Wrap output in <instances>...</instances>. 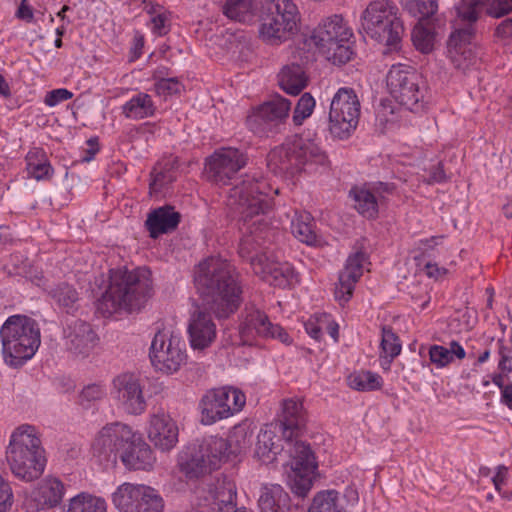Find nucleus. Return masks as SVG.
<instances>
[{
    "mask_svg": "<svg viewBox=\"0 0 512 512\" xmlns=\"http://www.w3.org/2000/svg\"><path fill=\"white\" fill-rule=\"evenodd\" d=\"M194 282L204 305L216 317L227 318L238 309L242 291L226 260L209 257L200 262Z\"/></svg>",
    "mask_w": 512,
    "mask_h": 512,
    "instance_id": "nucleus-1",
    "label": "nucleus"
},
{
    "mask_svg": "<svg viewBox=\"0 0 512 512\" xmlns=\"http://www.w3.org/2000/svg\"><path fill=\"white\" fill-rule=\"evenodd\" d=\"M153 293L150 271L146 268L135 270H110V284L99 301V309L108 315L118 310H140Z\"/></svg>",
    "mask_w": 512,
    "mask_h": 512,
    "instance_id": "nucleus-2",
    "label": "nucleus"
},
{
    "mask_svg": "<svg viewBox=\"0 0 512 512\" xmlns=\"http://www.w3.org/2000/svg\"><path fill=\"white\" fill-rule=\"evenodd\" d=\"M6 460L12 474L25 482L38 479L46 466L45 450L33 425L22 424L10 435Z\"/></svg>",
    "mask_w": 512,
    "mask_h": 512,
    "instance_id": "nucleus-3",
    "label": "nucleus"
},
{
    "mask_svg": "<svg viewBox=\"0 0 512 512\" xmlns=\"http://www.w3.org/2000/svg\"><path fill=\"white\" fill-rule=\"evenodd\" d=\"M2 356L10 367H20L30 360L41 344L40 327L26 315H12L0 328Z\"/></svg>",
    "mask_w": 512,
    "mask_h": 512,
    "instance_id": "nucleus-4",
    "label": "nucleus"
},
{
    "mask_svg": "<svg viewBox=\"0 0 512 512\" xmlns=\"http://www.w3.org/2000/svg\"><path fill=\"white\" fill-rule=\"evenodd\" d=\"M267 183L261 179L246 176L229 190L227 206L239 214L246 229L251 233L266 226L264 215L270 208L267 198Z\"/></svg>",
    "mask_w": 512,
    "mask_h": 512,
    "instance_id": "nucleus-5",
    "label": "nucleus"
},
{
    "mask_svg": "<svg viewBox=\"0 0 512 512\" xmlns=\"http://www.w3.org/2000/svg\"><path fill=\"white\" fill-rule=\"evenodd\" d=\"M268 165L281 172L315 173L325 170L329 165L328 157L321 147L313 141L297 138L276 147L268 154Z\"/></svg>",
    "mask_w": 512,
    "mask_h": 512,
    "instance_id": "nucleus-6",
    "label": "nucleus"
},
{
    "mask_svg": "<svg viewBox=\"0 0 512 512\" xmlns=\"http://www.w3.org/2000/svg\"><path fill=\"white\" fill-rule=\"evenodd\" d=\"M259 38L270 45H280L296 35L301 14L292 0H266L259 14Z\"/></svg>",
    "mask_w": 512,
    "mask_h": 512,
    "instance_id": "nucleus-7",
    "label": "nucleus"
},
{
    "mask_svg": "<svg viewBox=\"0 0 512 512\" xmlns=\"http://www.w3.org/2000/svg\"><path fill=\"white\" fill-rule=\"evenodd\" d=\"M352 37L353 31L347 21L341 15L334 14L323 18L311 31L307 41L328 61L343 65L354 55L350 45Z\"/></svg>",
    "mask_w": 512,
    "mask_h": 512,
    "instance_id": "nucleus-8",
    "label": "nucleus"
},
{
    "mask_svg": "<svg viewBox=\"0 0 512 512\" xmlns=\"http://www.w3.org/2000/svg\"><path fill=\"white\" fill-rule=\"evenodd\" d=\"M360 22L365 35L393 49L404 33L399 8L391 0L371 1L362 12Z\"/></svg>",
    "mask_w": 512,
    "mask_h": 512,
    "instance_id": "nucleus-9",
    "label": "nucleus"
},
{
    "mask_svg": "<svg viewBox=\"0 0 512 512\" xmlns=\"http://www.w3.org/2000/svg\"><path fill=\"white\" fill-rule=\"evenodd\" d=\"M149 357L157 371L167 375L176 373L187 362L186 343L173 331L158 330L152 339Z\"/></svg>",
    "mask_w": 512,
    "mask_h": 512,
    "instance_id": "nucleus-10",
    "label": "nucleus"
},
{
    "mask_svg": "<svg viewBox=\"0 0 512 512\" xmlns=\"http://www.w3.org/2000/svg\"><path fill=\"white\" fill-rule=\"evenodd\" d=\"M360 101L352 88L338 89L331 100L329 131L338 139L348 138L356 129L360 117Z\"/></svg>",
    "mask_w": 512,
    "mask_h": 512,
    "instance_id": "nucleus-11",
    "label": "nucleus"
},
{
    "mask_svg": "<svg viewBox=\"0 0 512 512\" xmlns=\"http://www.w3.org/2000/svg\"><path fill=\"white\" fill-rule=\"evenodd\" d=\"M246 397L242 391L233 387H221L207 391L202 397L199 408L201 422L211 425L226 419L242 410Z\"/></svg>",
    "mask_w": 512,
    "mask_h": 512,
    "instance_id": "nucleus-12",
    "label": "nucleus"
},
{
    "mask_svg": "<svg viewBox=\"0 0 512 512\" xmlns=\"http://www.w3.org/2000/svg\"><path fill=\"white\" fill-rule=\"evenodd\" d=\"M421 78L416 71L406 65H393L387 76V88L391 96L410 111H418L424 98L420 87Z\"/></svg>",
    "mask_w": 512,
    "mask_h": 512,
    "instance_id": "nucleus-13",
    "label": "nucleus"
},
{
    "mask_svg": "<svg viewBox=\"0 0 512 512\" xmlns=\"http://www.w3.org/2000/svg\"><path fill=\"white\" fill-rule=\"evenodd\" d=\"M112 503L119 512H162L164 501L153 487L125 482L112 493Z\"/></svg>",
    "mask_w": 512,
    "mask_h": 512,
    "instance_id": "nucleus-14",
    "label": "nucleus"
},
{
    "mask_svg": "<svg viewBox=\"0 0 512 512\" xmlns=\"http://www.w3.org/2000/svg\"><path fill=\"white\" fill-rule=\"evenodd\" d=\"M239 334L243 344L252 345L256 337L278 339L290 344L291 338L279 325L273 324L268 316L254 306H247L242 313Z\"/></svg>",
    "mask_w": 512,
    "mask_h": 512,
    "instance_id": "nucleus-15",
    "label": "nucleus"
},
{
    "mask_svg": "<svg viewBox=\"0 0 512 512\" xmlns=\"http://www.w3.org/2000/svg\"><path fill=\"white\" fill-rule=\"evenodd\" d=\"M288 453L290 455V486L294 494L305 497L313 485V475L317 469L315 457L304 442H296Z\"/></svg>",
    "mask_w": 512,
    "mask_h": 512,
    "instance_id": "nucleus-16",
    "label": "nucleus"
},
{
    "mask_svg": "<svg viewBox=\"0 0 512 512\" xmlns=\"http://www.w3.org/2000/svg\"><path fill=\"white\" fill-rule=\"evenodd\" d=\"M475 28H459L451 33L447 42V58L452 66L466 73L476 67L480 60L481 49L472 43Z\"/></svg>",
    "mask_w": 512,
    "mask_h": 512,
    "instance_id": "nucleus-17",
    "label": "nucleus"
},
{
    "mask_svg": "<svg viewBox=\"0 0 512 512\" xmlns=\"http://www.w3.org/2000/svg\"><path fill=\"white\" fill-rule=\"evenodd\" d=\"M249 260L253 272L272 286L285 288L299 281L294 267L286 261H279L272 252H261Z\"/></svg>",
    "mask_w": 512,
    "mask_h": 512,
    "instance_id": "nucleus-18",
    "label": "nucleus"
},
{
    "mask_svg": "<svg viewBox=\"0 0 512 512\" xmlns=\"http://www.w3.org/2000/svg\"><path fill=\"white\" fill-rule=\"evenodd\" d=\"M111 394L119 407L131 415L145 412L147 403L139 376L134 373H121L112 381Z\"/></svg>",
    "mask_w": 512,
    "mask_h": 512,
    "instance_id": "nucleus-19",
    "label": "nucleus"
},
{
    "mask_svg": "<svg viewBox=\"0 0 512 512\" xmlns=\"http://www.w3.org/2000/svg\"><path fill=\"white\" fill-rule=\"evenodd\" d=\"M396 186L388 182L366 183L353 187L349 195L354 201V207L363 217L375 219L379 213V207L389 195L394 194Z\"/></svg>",
    "mask_w": 512,
    "mask_h": 512,
    "instance_id": "nucleus-20",
    "label": "nucleus"
},
{
    "mask_svg": "<svg viewBox=\"0 0 512 512\" xmlns=\"http://www.w3.org/2000/svg\"><path fill=\"white\" fill-rule=\"evenodd\" d=\"M247 164V156L239 149L220 148L207 160L209 178L219 185H226Z\"/></svg>",
    "mask_w": 512,
    "mask_h": 512,
    "instance_id": "nucleus-21",
    "label": "nucleus"
},
{
    "mask_svg": "<svg viewBox=\"0 0 512 512\" xmlns=\"http://www.w3.org/2000/svg\"><path fill=\"white\" fill-rule=\"evenodd\" d=\"M306 423L307 414L302 400L298 398L283 400L281 412L274 425L275 428H278V431L282 435V439L286 442L287 451L296 442H300L297 438L304 431Z\"/></svg>",
    "mask_w": 512,
    "mask_h": 512,
    "instance_id": "nucleus-22",
    "label": "nucleus"
},
{
    "mask_svg": "<svg viewBox=\"0 0 512 512\" xmlns=\"http://www.w3.org/2000/svg\"><path fill=\"white\" fill-rule=\"evenodd\" d=\"M130 426L115 422L104 426L96 435L93 443V453L99 457L110 458L124 452L134 437Z\"/></svg>",
    "mask_w": 512,
    "mask_h": 512,
    "instance_id": "nucleus-23",
    "label": "nucleus"
},
{
    "mask_svg": "<svg viewBox=\"0 0 512 512\" xmlns=\"http://www.w3.org/2000/svg\"><path fill=\"white\" fill-rule=\"evenodd\" d=\"M65 495L63 482L53 476L42 479L25 498L23 505L26 512H39L59 506Z\"/></svg>",
    "mask_w": 512,
    "mask_h": 512,
    "instance_id": "nucleus-24",
    "label": "nucleus"
},
{
    "mask_svg": "<svg viewBox=\"0 0 512 512\" xmlns=\"http://www.w3.org/2000/svg\"><path fill=\"white\" fill-rule=\"evenodd\" d=\"M67 349L76 356L87 357L96 347L99 337L92 326L83 320L74 319L64 329Z\"/></svg>",
    "mask_w": 512,
    "mask_h": 512,
    "instance_id": "nucleus-25",
    "label": "nucleus"
},
{
    "mask_svg": "<svg viewBox=\"0 0 512 512\" xmlns=\"http://www.w3.org/2000/svg\"><path fill=\"white\" fill-rule=\"evenodd\" d=\"M291 102L282 96H276L260 105L248 117V124L254 132H262L267 126L284 121L290 112Z\"/></svg>",
    "mask_w": 512,
    "mask_h": 512,
    "instance_id": "nucleus-26",
    "label": "nucleus"
},
{
    "mask_svg": "<svg viewBox=\"0 0 512 512\" xmlns=\"http://www.w3.org/2000/svg\"><path fill=\"white\" fill-rule=\"evenodd\" d=\"M365 260L366 255L361 251H357L348 257L344 269L339 274V282L335 287V298L340 303H346L351 299L355 284L363 274Z\"/></svg>",
    "mask_w": 512,
    "mask_h": 512,
    "instance_id": "nucleus-27",
    "label": "nucleus"
},
{
    "mask_svg": "<svg viewBox=\"0 0 512 512\" xmlns=\"http://www.w3.org/2000/svg\"><path fill=\"white\" fill-rule=\"evenodd\" d=\"M148 438L155 447L168 451L178 442V428L169 415L159 412L150 418Z\"/></svg>",
    "mask_w": 512,
    "mask_h": 512,
    "instance_id": "nucleus-28",
    "label": "nucleus"
},
{
    "mask_svg": "<svg viewBox=\"0 0 512 512\" xmlns=\"http://www.w3.org/2000/svg\"><path fill=\"white\" fill-rule=\"evenodd\" d=\"M188 333L191 346L204 349L215 340L216 325L208 313L197 309L190 317Z\"/></svg>",
    "mask_w": 512,
    "mask_h": 512,
    "instance_id": "nucleus-29",
    "label": "nucleus"
},
{
    "mask_svg": "<svg viewBox=\"0 0 512 512\" xmlns=\"http://www.w3.org/2000/svg\"><path fill=\"white\" fill-rule=\"evenodd\" d=\"M120 458L131 470H150L156 461L150 446L136 433L124 452L120 454Z\"/></svg>",
    "mask_w": 512,
    "mask_h": 512,
    "instance_id": "nucleus-30",
    "label": "nucleus"
},
{
    "mask_svg": "<svg viewBox=\"0 0 512 512\" xmlns=\"http://www.w3.org/2000/svg\"><path fill=\"white\" fill-rule=\"evenodd\" d=\"M236 492L231 483L216 487L198 504V512H235Z\"/></svg>",
    "mask_w": 512,
    "mask_h": 512,
    "instance_id": "nucleus-31",
    "label": "nucleus"
},
{
    "mask_svg": "<svg viewBox=\"0 0 512 512\" xmlns=\"http://www.w3.org/2000/svg\"><path fill=\"white\" fill-rule=\"evenodd\" d=\"M180 218V214L172 206H163L148 214L145 226L150 237L157 238L161 234L175 230Z\"/></svg>",
    "mask_w": 512,
    "mask_h": 512,
    "instance_id": "nucleus-32",
    "label": "nucleus"
},
{
    "mask_svg": "<svg viewBox=\"0 0 512 512\" xmlns=\"http://www.w3.org/2000/svg\"><path fill=\"white\" fill-rule=\"evenodd\" d=\"M178 467L187 479H197L214 470L196 449V444L188 446L179 454Z\"/></svg>",
    "mask_w": 512,
    "mask_h": 512,
    "instance_id": "nucleus-33",
    "label": "nucleus"
},
{
    "mask_svg": "<svg viewBox=\"0 0 512 512\" xmlns=\"http://www.w3.org/2000/svg\"><path fill=\"white\" fill-rule=\"evenodd\" d=\"M260 512H289V494L279 484H266L258 499Z\"/></svg>",
    "mask_w": 512,
    "mask_h": 512,
    "instance_id": "nucleus-34",
    "label": "nucleus"
},
{
    "mask_svg": "<svg viewBox=\"0 0 512 512\" xmlns=\"http://www.w3.org/2000/svg\"><path fill=\"white\" fill-rule=\"evenodd\" d=\"M279 432L274 424L266 425L258 434L256 444V456L264 463H272L276 456L283 450L281 439L276 435Z\"/></svg>",
    "mask_w": 512,
    "mask_h": 512,
    "instance_id": "nucleus-35",
    "label": "nucleus"
},
{
    "mask_svg": "<svg viewBox=\"0 0 512 512\" xmlns=\"http://www.w3.org/2000/svg\"><path fill=\"white\" fill-rule=\"evenodd\" d=\"M25 162L29 178L41 181L48 180L53 176L54 169L49 162L46 152L42 148H31L25 157Z\"/></svg>",
    "mask_w": 512,
    "mask_h": 512,
    "instance_id": "nucleus-36",
    "label": "nucleus"
},
{
    "mask_svg": "<svg viewBox=\"0 0 512 512\" xmlns=\"http://www.w3.org/2000/svg\"><path fill=\"white\" fill-rule=\"evenodd\" d=\"M121 111L128 119L141 120L152 117L155 114L156 106L149 94L139 92L122 105Z\"/></svg>",
    "mask_w": 512,
    "mask_h": 512,
    "instance_id": "nucleus-37",
    "label": "nucleus"
},
{
    "mask_svg": "<svg viewBox=\"0 0 512 512\" xmlns=\"http://www.w3.org/2000/svg\"><path fill=\"white\" fill-rule=\"evenodd\" d=\"M196 449L206 459L207 463L215 470L227 457L228 443L225 439L217 436H209L196 444Z\"/></svg>",
    "mask_w": 512,
    "mask_h": 512,
    "instance_id": "nucleus-38",
    "label": "nucleus"
},
{
    "mask_svg": "<svg viewBox=\"0 0 512 512\" xmlns=\"http://www.w3.org/2000/svg\"><path fill=\"white\" fill-rule=\"evenodd\" d=\"M430 362L436 368H444L451 364L455 358L462 360L466 356V352L462 345L457 341H451L449 347L442 345H432L429 348Z\"/></svg>",
    "mask_w": 512,
    "mask_h": 512,
    "instance_id": "nucleus-39",
    "label": "nucleus"
},
{
    "mask_svg": "<svg viewBox=\"0 0 512 512\" xmlns=\"http://www.w3.org/2000/svg\"><path fill=\"white\" fill-rule=\"evenodd\" d=\"M281 89L288 94L298 95L306 86L305 73L300 65L285 66L278 75Z\"/></svg>",
    "mask_w": 512,
    "mask_h": 512,
    "instance_id": "nucleus-40",
    "label": "nucleus"
},
{
    "mask_svg": "<svg viewBox=\"0 0 512 512\" xmlns=\"http://www.w3.org/2000/svg\"><path fill=\"white\" fill-rule=\"evenodd\" d=\"M63 512H107V504L101 497L80 493L69 500Z\"/></svg>",
    "mask_w": 512,
    "mask_h": 512,
    "instance_id": "nucleus-41",
    "label": "nucleus"
},
{
    "mask_svg": "<svg viewBox=\"0 0 512 512\" xmlns=\"http://www.w3.org/2000/svg\"><path fill=\"white\" fill-rule=\"evenodd\" d=\"M309 512H344L343 498L336 490L318 492L313 499Z\"/></svg>",
    "mask_w": 512,
    "mask_h": 512,
    "instance_id": "nucleus-42",
    "label": "nucleus"
},
{
    "mask_svg": "<svg viewBox=\"0 0 512 512\" xmlns=\"http://www.w3.org/2000/svg\"><path fill=\"white\" fill-rule=\"evenodd\" d=\"M347 382L350 388L363 392L379 390L383 385L382 377L368 370L351 373L347 378Z\"/></svg>",
    "mask_w": 512,
    "mask_h": 512,
    "instance_id": "nucleus-43",
    "label": "nucleus"
},
{
    "mask_svg": "<svg viewBox=\"0 0 512 512\" xmlns=\"http://www.w3.org/2000/svg\"><path fill=\"white\" fill-rule=\"evenodd\" d=\"M486 0H460L456 5V14L459 22L465 25L464 28H474L478 21Z\"/></svg>",
    "mask_w": 512,
    "mask_h": 512,
    "instance_id": "nucleus-44",
    "label": "nucleus"
},
{
    "mask_svg": "<svg viewBox=\"0 0 512 512\" xmlns=\"http://www.w3.org/2000/svg\"><path fill=\"white\" fill-rule=\"evenodd\" d=\"M253 433L246 425H237L231 430L227 443L232 453H241L252 444Z\"/></svg>",
    "mask_w": 512,
    "mask_h": 512,
    "instance_id": "nucleus-45",
    "label": "nucleus"
},
{
    "mask_svg": "<svg viewBox=\"0 0 512 512\" xmlns=\"http://www.w3.org/2000/svg\"><path fill=\"white\" fill-rule=\"evenodd\" d=\"M291 230L293 235L302 243L315 245L318 242V237L308 216H299L293 219Z\"/></svg>",
    "mask_w": 512,
    "mask_h": 512,
    "instance_id": "nucleus-46",
    "label": "nucleus"
},
{
    "mask_svg": "<svg viewBox=\"0 0 512 512\" xmlns=\"http://www.w3.org/2000/svg\"><path fill=\"white\" fill-rule=\"evenodd\" d=\"M51 297L55 302L70 312L74 309L76 302L78 301L77 291L67 283H61L50 291Z\"/></svg>",
    "mask_w": 512,
    "mask_h": 512,
    "instance_id": "nucleus-47",
    "label": "nucleus"
},
{
    "mask_svg": "<svg viewBox=\"0 0 512 512\" xmlns=\"http://www.w3.org/2000/svg\"><path fill=\"white\" fill-rule=\"evenodd\" d=\"M173 162H167L165 164L158 163L152 172V181L150 183V189L157 192L165 185L172 183L175 178V172L173 171Z\"/></svg>",
    "mask_w": 512,
    "mask_h": 512,
    "instance_id": "nucleus-48",
    "label": "nucleus"
},
{
    "mask_svg": "<svg viewBox=\"0 0 512 512\" xmlns=\"http://www.w3.org/2000/svg\"><path fill=\"white\" fill-rule=\"evenodd\" d=\"M405 7L420 19H428L438 11V0H401Z\"/></svg>",
    "mask_w": 512,
    "mask_h": 512,
    "instance_id": "nucleus-49",
    "label": "nucleus"
},
{
    "mask_svg": "<svg viewBox=\"0 0 512 512\" xmlns=\"http://www.w3.org/2000/svg\"><path fill=\"white\" fill-rule=\"evenodd\" d=\"M412 41L415 47L422 53H429L433 49L435 35L423 24H417L412 30Z\"/></svg>",
    "mask_w": 512,
    "mask_h": 512,
    "instance_id": "nucleus-50",
    "label": "nucleus"
},
{
    "mask_svg": "<svg viewBox=\"0 0 512 512\" xmlns=\"http://www.w3.org/2000/svg\"><path fill=\"white\" fill-rule=\"evenodd\" d=\"M402 346L399 337L393 332L392 328L382 327L380 354L397 357L401 352Z\"/></svg>",
    "mask_w": 512,
    "mask_h": 512,
    "instance_id": "nucleus-51",
    "label": "nucleus"
},
{
    "mask_svg": "<svg viewBox=\"0 0 512 512\" xmlns=\"http://www.w3.org/2000/svg\"><path fill=\"white\" fill-rule=\"evenodd\" d=\"M315 107V100L309 94H303L295 107L293 114V122L295 125H301L305 119L310 117Z\"/></svg>",
    "mask_w": 512,
    "mask_h": 512,
    "instance_id": "nucleus-52",
    "label": "nucleus"
},
{
    "mask_svg": "<svg viewBox=\"0 0 512 512\" xmlns=\"http://www.w3.org/2000/svg\"><path fill=\"white\" fill-rule=\"evenodd\" d=\"M155 92L159 96H171L182 91L183 85L177 78H163L154 85Z\"/></svg>",
    "mask_w": 512,
    "mask_h": 512,
    "instance_id": "nucleus-53",
    "label": "nucleus"
},
{
    "mask_svg": "<svg viewBox=\"0 0 512 512\" xmlns=\"http://www.w3.org/2000/svg\"><path fill=\"white\" fill-rule=\"evenodd\" d=\"M328 324V315L322 314L309 318L305 323V331L315 340H320L323 335L324 325Z\"/></svg>",
    "mask_w": 512,
    "mask_h": 512,
    "instance_id": "nucleus-54",
    "label": "nucleus"
},
{
    "mask_svg": "<svg viewBox=\"0 0 512 512\" xmlns=\"http://www.w3.org/2000/svg\"><path fill=\"white\" fill-rule=\"evenodd\" d=\"M512 13V0H492L486 8V14L498 19Z\"/></svg>",
    "mask_w": 512,
    "mask_h": 512,
    "instance_id": "nucleus-55",
    "label": "nucleus"
},
{
    "mask_svg": "<svg viewBox=\"0 0 512 512\" xmlns=\"http://www.w3.org/2000/svg\"><path fill=\"white\" fill-rule=\"evenodd\" d=\"M152 32L156 35L163 36L169 31L170 13L164 9L160 13L151 17Z\"/></svg>",
    "mask_w": 512,
    "mask_h": 512,
    "instance_id": "nucleus-56",
    "label": "nucleus"
},
{
    "mask_svg": "<svg viewBox=\"0 0 512 512\" xmlns=\"http://www.w3.org/2000/svg\"><path fill=\"white\" fill-rule=\"evenodd\" d=\"M13 500L10 483L0 474V512H7L13 504Z\"/></svg>",
    "mask_w": 512,
    "mask_h": 512,
    "instance_id": "nucleus-57",
    "label": "nucleus"
},
{
    "mask_svg": "<svg viewBox=\"0 0 512 512\" xmlns=\"http://www.w3.org/2000/svg\"><path fill=\"white\" fill-rule=\"evenodd\" d=\"M498 354L500 356V360L498 363L499 370L504 374H509L512 372V349L506 345L502 341H499V350Z\"/></svg>",
    "mask_w": 512,
    "mask_h": 512,
    "instance_id": "nucleus-58",
    "label": "nucleus"
},
{
    "mask_svg": "<svg viewBox=\"0 0 512 512\" xmlns=\"http://www.w3.org/2000/svg\"><path fill=\"white\" fill-rule=\"evenodd\" d=\"M73 97V93L65 88H58L49 91L45 98L44 103L49 107H54L64 101H67Z\"/></svg>",
    "mask_w": 512,
    "mask_h": 512,
    "instance_id": "nucleus-59",
    "label": "nucleus"
},
{
    "mask_svg": "<svg viewBox=\"0 0 512 512\" xmlns=\"http://www.w3.org/2000/svg\"><path fill=\"white\" fill-rule=\"evenodd\" d=\"M106 395V389L102 384H90L81 392L82 400L92 402L102 399Z\"/></svg>",
    "mask_w": 512,
    "mask_h": 512,
    "instance_id": "nucleus-60",
    "label": "nucleus"
},
{
    "mask_svg": "<svg viewBox=\"0 0 512 512\" xmlns=\"http://www.w3.org/2000/svg\"><path fill=\"white\" fill-rule=\"evenodd\" d=\"M494 36L500 41L512 39V17L503 20L495 29Z\"/></svg>",
    "mask_w": 512,
    "mask_h": 512,
    "instance_id": "nucleus-61",
    "label": "nucleus"
},
{
    "mask_svg": "<svg viewBox=\"0 0 512 512\" xmlns=\"http://www.w3.org/2000/svg\"><path fill=\"white\" fill-rule=\"evenodd\" d=\"M16 17L27 23H31L34 20L33 9L27 4V0H21L16 12Z\"/></svg>",
    "mask_w": 512,
    "mask_h": 512,
    "instance_id": "nucleus-62",
    "label": "nucleus"
},
{
    "mask_svg": "<svg viewBox=\"0 0 512 512\" xmlns=\"http://www.w3.org/2000/svg\"><path fill=\"white\" fill-rule=\"evenodd\" d=\"M446 181V174L441 163L433 166L430 170L429 178L426 180L427 184L441 183Z\"/></svg>",
    "mask_w": 512,
    "mask_h": 512,
    "instance_id": "nucleus-63",
    "label": "nucleus"
},
{
    "mask_svg": "<svg viewBox=\"0 0 512 512\" xmlns=\"http://www.w3.org/2000/svg\"><path fill=\"white\" fill-rule=\"evenodd\" d=\"M424 270L428 277L435 279H439L447 273V269L439 267L436 263L431 262L425 264Z\"/></svg>",
    "mask_w": 512,
    "mask_h": 512,
    "instance_id": "nucleus-64",
    "label": "nucleus"
}]
</instances>
